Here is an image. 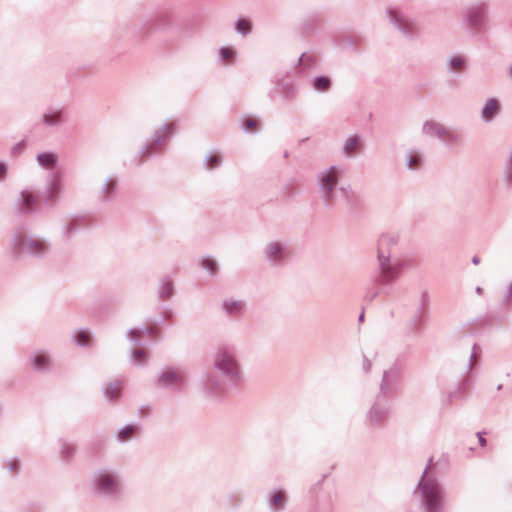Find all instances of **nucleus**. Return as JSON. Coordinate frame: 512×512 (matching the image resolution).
Here are the masks:
<instances>
[{
    "label": "nucleus",
    "mask_w": 512,
    "mask_h": 512,
    "mask_svg": "<svg viewBox=\"0 0 512 512\" xmlns=\"http://www.w3.org/2000/svg\"><path fill=\"white\" fill-rule=\"evenodd\" d=\"M429 465L424 469L414 494L419 497L422 512H446L447 496L438 479L428 475Z\"/></svg>",
    "instance_id": "1"
},
{
    "label": "nucleus",
    "mask_w": 512,
    "mask_h": 512,
    "mask_svg": "<svg viewBox=\"0 0 512 512\" xmlns=\"http://www.w3.org/2000/svg\"><path fill=\"white\" fill-rule=\"evenodd\" d=\"M487 9L484 4H475L466 8L462 15V26L471 34L478 33L485 27Z\"/></svg>",
    "instance_id": "2"
},
{
    "label": "nucleus",
    "mask_w": 512,
    "mask_h": 512,
    "mask_svg": "<svg viewBox=\"0 0 512 512\" xmlns=\"http://www.w3.org/2000/svg\"><path fill=\"white\" fill-rule=\"evenodd\" d=\"M386 17L389 22L405 36H412L417 30L416 21L399 9H387Z\"/></svg>",
    "instance_id": "3"
},
{
    "label": "nucleus",
    "mask_w": 512,
    "mask_h": 512,
    "mask_svg": "<svg viewBox=\"0 0 512 512\" xmlns=\"http://www.w3.org/2000/svg\"><path fill=\"white\" fill-rule=\"evenodd\" d=\"M343 176V169L340 166H331L325 174H322V200L332 202L337 193L339 179Z\"/></svg>",
    "instance_id": "4"
},
{
    "label": "nucleus",
    "mask_w": 512,
    "mask_h": 512,
    "mask_svg": "<svg viewBox=\"0 0 512 512\" xmlns=\"http://www.w3.org/2000/svg\"><path fill=\"white\" fill-rule=\"evenodd\" d=\"M380 270L379 283L381 285L390 284L395 281L402 270L403 264L399 259L394 258H377Z\"/></svg>",
    "instance_id": "5"
},
{
    "label": "nucleus",
    "mask_w": 512,
    "mask_h": 512,
    "mask_svg": "<svg viewBox=\"0 0 512 512\" xmlns=\"http://www.w3.org/2000/svg\"><path fill=\"white\" fill-rule=\"evenodd\" d=\"M389 413L388 405L377 399L367 411L365 423L371 428L380 427L388 420Z\"/></svg>",
    "instance_id": "6"
},
{
    "label": "nucleus",
    "mask_w": 512,
    "mask_h": 512,
    "mask_svg": "<svg viewBox=\"0 0 512 512\" xmlns=\"http://www.w3.org/2000/svg\"><path fill=\"white\" fill-rule=\"evenodd\" d=\"M400 377V370L395 366L384 371L382 381L380 384L381 396L388 398L395 394L399 388Z\"/></svg>",
    "instance_id": "7"
},
{
    "label": "nucleus",
    "mask_w": 512,
    "mask_h": 512,
    "mask_svg": "<svg viewBox=\"0 0 512 512\" xmlns=\"http://www.w3.org/2000/svg\"><path fill=\"white\" fill-rule=\"evenodd\" d=\"M400 236L396 233L383 234L378 241L377 258H393Z\"/></svg>",
    "instance_id": "8"
},
{
    "label": "nucleus",
    "mask_w": 512,
    "mask_h": 512,
    "mask_svg": "<svg viewBox=\"0 0 512 512\" xmlns=\"http://www.w3.org/2000/svg\"><path fill=\"white\" fill-rule=\"evenodd\" d=\"M363 148V138L360 135H349L343 142L341 153L345 158L357 156Z\"/></svg>",
    "instance_id": "9"
},
{
    "label": "nucleus",
    "mask_w": 512,
    "mask_h": 512,
    "mask_svg": "<svg viewBox=\"0 0 512 512\" xmlns=\"http://www.w3.org/2000/svg\"><path fill=\"white\" fill-rule=\"evenodd\" d=\"M501 105L497 98L486 99L481 109V119L485 123L492 122L500 113Z\"/></svg>",
    "instance_id": "10"
},
{
    "label": "nucleus",
    "mask_w": 512,
    "mask_h": 512,
    "mask_svg": "<svg viewBox=\"0 0 512 512\" xmlns=\"http://www.w3.org/2000/svg\"><path fill=\"white\" fill-rule=\"evenodd\" d=\"M422 132L425 136L444 141L447 129L434 120H427L422 125Z\"/></svg>",
    "instance_id": "11"
},
{
    "label": "nucleus",
    "mask_w": 512,
    "mask_h": 512,
    "mask_svg": "<svg viewBox=\"0 0 512 512\" xmlns=\"http://www.w3.org/2000/svg\"><path fill=\"white\" fill-rule=\"evenodd\" d=\"M468 66V58L462 54H454L447 58L446 68L450 73H460Z\"/></svg>",
    "instance_id": "12"
},
{
    "label": "nucleus",
    "mask_w": 512,
    "mask_h": 512,
    "mask_svg": "<svg viewBox=\"0 0 512 512\" xmlns=\"http://www.w3.org/2000/svg\"><path fill=\"white\" fill-rule=\"evenodd\" d=\"M406 167L415 171L421 168L424 162L423 155L418 150H409L405 154Z\"/></svg>",
    "instance_id": "13"
},
{
    "label": "nucleus",
    "mask_w": 512,
    "mask_h": 512,
    "mask_svg": "<svg viewBox=\"0 0 512 512\" xmlns=\"http://www.w3.org/2000/svg\"><path fill=\"white\" fill-rule=\"evenodd\" d=\"M98 487L105 492H112L117 487V481L112 474L102 473L98 478Z\"/></svg>",
    "instance_id": "14"
},
{
    "label": "nucleus",
    "mask_w": 512,
    "mask_h": 512,
    "mask_svg": "<svg viewBox=\"0 0 512 512\" xmlns=\"http://www.w3.org/2000/svg\"><path fill=\"white\" fill-rule=\"evenodd\" d=\"M217 366L228 373L233 374L236 369V365L232 357L226 353H221L217 358Z\"/></svg>",
    "instance_id": "15"
},
{
    "label": "nucleus",
    "mask_w": 512,
    "mask_h": 512,
    "mask_svg": "<svg viewBox=\"0 0 512 512\" xmlns=\"http://www.w3.org/2000/svg\"><path fill=\"white\" fill-rule=\"evenodd\" d=\"M182 379L183 375L180 372L175 370H167L161 375L159 382L162 385H171L181 382Z\"/></svg>",
    "instance_id": "16"
},
{
    "label": "nucleus",
    "mask_w": 512,
    "mask_h": 512,
    "mask_svg": "<svg viewBox=\"0 0 512 512\" xmlns=\"http://www.w3.org/2000/svg\"><path fill=\"white\" fill-rule=\"evenodd\" d=\"M286 495L283 491H277L271 498V505L274 509H281L286 503Z\"/></svg>",
    "instance_id": "17"
},
{
    "label": "nucleus",
    "mask_w": 512,
    "mask_h": 512,
    "mask_svg": "<svg viewBox=\"0 0 512 512\" xmlns=\"http://www.w3.org/2000/svg\"><path fill=\"white\" fill-rule=\"evenodd\" d=\"M122 391V385L119 381L110 383L106 389V394L111 399H117Z\"/></svg>",
    "instance_id": "18"
},
{
    "label": "nucleus",
    "mask_w": 512,
    "mask_h": 512,
    "mask_svg": "<svg viewBox=\"0 0 512 512\" xmlns=\"http://www.w3.org/2000/svg\"><path fill=\"white\" fill-rule=\"evenodd\" d=\"M40 165L46 168H51L56 163V156L51 153H43L38 156Z\"/></svg>",
    "instance_id": "19"
},
{
    "label": "nucleus",
    "mask_w": 512,
    "mask_h": 512,
    "mask_svg": "<svg viewBox=\"0 0 512 512\" xmlns=\"http://www.w3.org/2000/svg\"><path fill=\"white\" fill-rule=\"evenodd\" d=\"M26 249L31 253H38L44 251L46 245L43 241L33 240L26 245Z\"/></svg>",
    "instance_id": "20"
},
{
    "label": "nucleus",
    "mask_w": 512,
    "mask_h": 512,
    "mask_svg": "<svg viewBox=\"0 0 512 512\" xmlns=\"http://www.w3.org/2000/svg\"><path fill=\"white\" fill-rule=\"evenodd\" d=\"M22 200H23L22 205L25 210L31 209L36 202L35 196L31 192H28V191H24L22 193Z\"/></svg>",
    "instance_id": "21"
},
{
    "label": "nucleus",
    "mask_w": 512,
    "mask_h": 512,
    "mask_svg": "<svg viewBox=\"0 0 512 512\" xmlns=\"http://www.w3.org/2000/svg\"><path fill=\"white\" fill-rule=\"evenodd\" d=\"M479 346L477 344H474L472 347V352L468 360V366L467 369L471 371L473 367L477 364V355L479 353Z\"/></svg>",
    "instance_id": "22"
},
{
    "label": "nucleus",
    "mask_w": 512,
    "mask_h": 512,
    "mask_svg": "<svg viewBox=\"0 0 512 512\" xmlns=\"http://www.w3.org/2000/svg\"><path fill=\"white\" fill-rule=\"evenodd\" d=\"M236 29L242 34H248L251 31V23L246 19H241L237 22Z\"/></svg>",
    "instance_id": "23"
},
{
    "label": "nucleus",
    "mask_w": 512,
    "mask_h": 512,
    "mask_svg": "<svg viewBox=\"0 0 512 512\" xmlns=\"http://www.w3.org/2000/svg\"><path fill=\"white\" fill-rule=\"evenodd\" d=\"M134 432L135 428L133 426H127L119 432L118 437L121 441H126L133 436Z\"/></svg>",
    "instance_id": "24"
},
{
    "label": "nucleus",
    "mask_w": 512,
    "mask_h": 512,
    "mask_svg": "<svg viewBox=\"0 0 512 512\" xmlns=\"http://www.w3.org/2000/svg\"><path fill=\"white\" fill-rule=\"evenodd\" d=\"M49 363V359L44 354H37L34 358V365L37 368H44Z\"/></svg>",
    "instance_id": "25"
},
{
    "label": "nucleus",
    "mask_w": 512,
    "mask_h": 512,
    "mask_svg": "<svg viewBox=\"0 0 512 512\" xmlns=\"http://www.w3.org/2000/svg\"><path fill=\"white\" fill-rule=\"evenodd\" d=\"M202 266L208 270L211 274H214L216 273L217 271V264L214 260L212 259H205L203 260L202 262Z\"/></svg>",
    "instance_id": "26"
},
{
    "label": "nucleus",
    "mask_w": 512,
    "mask_h": 512,
    "mask_svg": "<svg viewBox=\"0 0 512 512\" xmlns=\"http://www.w3.org/2000/svg\"><path fill=\"white\" fill-rule=\"evenodd\" d=\"M257 126H258V122L256 119L254 118H247L245 121H244V128L247 130V131H250V132H253L257 129Z\"/></svg>",
    "instance_id": "27"
},
{
    "label": "nucleus",
    "mask_w": 512,
    "mask_h": 512,
    "mask_svg": "<svg viewBox=\"0 0 512 512\" xmlns=\"http://www.w3.org/2000/svg\"><path fill=\"white\" fill-rule=\"evenodd\" d=\"M447 142V144H457L460 142V136L457 135L456 133H453V132H448L447 131V134L445 135V140Z\"/></svg>",
    "instance_id": "28"
},
{
    "label": "nucleus",
    "mask_w": 512,
    "mask_h": 512,
    "mask_svg": "<svg viewBox=\"0 0 512 512\" xmlns=\"http://www.w3.org/2000/svg\"><path fill=\"white\" fill-rule=\"evenodd\" d=\"M89 339H90V336L87 332H79L77 335H76V340L79 344H87L89 342Z\"/></svg>",
    "instance_id": "29"
},
{
    "label": "nucleus",
    "mask_w": 512,
    "mask_h": 512,
    "mask_svg": "<svg viewBox=\"0 0 512 512\" xmlns=\"http://www.w3.org/2000/svg\"><path fill=\"white\" fill-rule=\"evenodd\" d=\"M221 56H222V58L224 60L229 62V61H231L233 59L234 52L230 48H222L221 49Z\"/></svg>",
    "instance_id": "30"
},
{
    "label": "nucleus",
    "mask_w": 512,
    "mask_h": 512,
    "mask_svg": "<svg viewBox=\"0 0 512 512\" xmlns=\"http://www.w3.org/2000/svg\"><path fill=\"white\" fill-rule=\"evenodd\" d=\"M372 364L371 361L367 358L366 355H363L362 358V370L364 373H369L371 370Z\"/></svg>",
    "instance_id": "31"
},
{
    "label": "nucleus",
    "mask_w": 512,
    "mask_h": 512,
    "mask_svg": "<svg viewBox=\"0 0 512 512\" xmlns=\"http://www.w3.org/2000/svg\"><path fill=\"white\" fill-rule=\"evenodd\" d=\"M283 248L280 244L275 243L270 246V253L273 257H276L278 254L282 253Z\"/></svg>",
    "instance_id": "32"
},
{
    "label": "nucleus",
    "mask_w": 512,
    "mask_h": 512,
    "mask_svg": "<svg viewBox=\"0 0 512 512\" xmlns=\"http://www.w3.org/2000/svg\"><path fill=\"white\" fill-rule=\"evenodd\" d=\"M220 162V159L217 155H212L208 158V167L210 169L215 168Z\"/></svg>",
    "instance_id": "33"
},
{
    "label": "nucleus",
    "mask_w": 512,
    "mask_h": 512,
    "mask_svg": "<svg viewBox=\"0 0 512 512\" xmlns=\"http://www.w3.org/2000/svg\"><path fill=\"white\" fill-rule=\"evenodd\" d=\"M60 192V186L58 183L54 182L51 186L50 197L55 198Z\"/></svg>",
    "instance_id": "34"
},
{
    "label": "nucleus",
    "mask_w": 512,
    "mask_h": 512,
    "mask_svg": "<svg viewBox=\"0 0 512 512\" xmlns=\"http://www.w3.org/2000/svg\"><path fill=\"white\" fill-rule=\"evenodd\" d=\"M241 304L240 303H230V304H226V309L229 311V312H233V311H236V310H240L241 309Z\"/></svg>",
    "instance_id": "35"
},
{
    "label": "nucleus",
    "mask_w": 512,
    "mask_h": 512,
    "mask_svg": "<svg viewBox=\"0 0 512 512\" xmlns=\"http://www.w3.org/2000/svg\"><path fill=\"white\" fill-rule=\"evenodd\" d=\"M331 85V81L328 77L322 76V91L327 90Z\"/></svg>",
    "instance_id": "36"
},
{
    "label": "nucleus",
    "mask_w": 512,
    "mask_h": 512,
    "mask_svg": "<svg viewBox=\"0 0 512 512\" xmlns=\"http://www.w3.org/2000/svg\"><path fill=\"white\" fill-rule=\"evenodd\" d=\"M477 436H478V440H479V444L484 447L487 443L486 439L483 437V433L481 432H478L477 433Z\"/></svg>",
    "instance_id": "37"
},
{
    "label": "nucleus",
    "mask_w": 512,
    "mask_h": 512,
    "mask_svg": "<svg viewBox=\"0 0 512 512\" xmlns=\"http://www.w3.org/2000/svg\"><path fill=\"white\" fill-rule=\"evenodd\" d=\"M505 298L508 300L510 298H512V282L509 284V286L507 287V290H506V293H505Z\"/></svg>",
    "instance_id": "38"
},
{
    "label": "nucleus",
    "mask_w": 512,
    "mask_h": 512,
    "mask_svg": "<svg viewBox=\"0 0 512 512\" xmlns=\"http://www.w3.org/2000/svg\"><path fill=\"white\" fill-rule=\"evenodd\" d=\"M423 319H424V313H423V312H419V313L415 316V318H414V320H415V321H418V322H421Z\"/></svg>",
    "instance_id": "39"
},
{
    "label": "nucleus",
    "mask_w": 512,
    "mask_h": 512,
    "mask_svg": "<svg viewBox=\"0 0 512 512\" xmlns=\"http://www.w3.org/2000/svg\"><path fill=\"white\" fill-rule=\"evenodd\" d=\"M6 167L4 164L0 163V178H2L5 175Z\"/></svg>",
    "instance_id": "40"
},
{
    "label": "nucleus",
    "mask_w": 512,
    "mask_h": 512,
    "mask_svg": "<svg viewBox=\"0 0 512 512\" xmlns=\"http://www.w3.org/2000/svg\"><path fill=\"white\" fill-rule=\"evenodd\" d=\"M506 71H507L508 77L512 79V62L508 65Z\"/></svg>",
    "instance_id": "41"
},
{
    "label": "nucleus",
    "mask_w": 512,
    "mask_h": 512,
    "mask_svg": "<svg viewBox=\"0 0 512 512\" xmlns=\"http://www.w3.org/2000/svg\"><path fill=\"white\" fill-rule=\"evenodd\" d=\"M115 185H116V183H115L114 181H111V182H109V183L107 184V186H108V189H109V190H113V189H114V187H115Z\"/></svg>",
    "instance_id": "42"
},
{
    "label": "nucleus",
    "mask_w": 512,
    "mask_h": 512,
    "mask_svg": "<svg viewBox=\"0 0 512 512\" xmlns=\"http://www.w3.org/2000/svg\"><path fill=\"white\" fill-rule=\"evenodd\" d=\"M314 85L317 89H320V78H316L314 81Z\"/></svg>",
    "instance_id": "43"
},
{
    "label": "nucleus",
    "mask_w": 512,
    "mask_h": 512,
    "mask_svg": "<svg viewBox=\"0 0 512 512\" xmlns=\"http://www.w3.org/2000/svg\"><path fill=\"white\" fill-rule=\"evenodd\" d=\"M479 262H480V259H479V257H478V256H474V257L472 258V263H473V264L477 265Z\"/></svg>",
    "instance_id": "44"
},
{
    "label": "nucleus",
    "mask_w": 512,
    "mask_h": 512,
    "mask_svg": "<svg viewBox=\"0 0 512 512\" xmlns=\"http://www.w3.org/2000/svg\"><path fill=\"white\" fill-rule=\"evenodd\" d=\"M427 299H428V294H427L426 292H424V293L422 294V300H423V301H426Z\"/></svg>",
    "instance_id": "45"
},
{
    "label": "nucleus",
    "mask_w": 512,
    "mask_h": 512,
    "mask_svg": "<svg viewBox=\"0 0 512 512\" xmlns=\"http://www.w3.org/2000/svg\"><path fill=\"white\" fill-rule=\"evenodd\" d=\"M44 119H45L46 123H52L53 122L52 120H50V117L47 116V115L44 117Z\"/></svg>",
    "instance_id": "46"
},
{
    "label": "nucleus",
    "mask_w": 512,
    "mask_h": 512,
    "mask_svg": "<svg viewBox=\"0 0 512 512\" xmlns=\"http://www.w3.org/2000/svg\"><path fill=\"white\" fill-rule=\"evenodd\" d=\"M134 356H135V357H140V356H142V352H141V351H136V352L134 353Z\"/></svg>",
    "instance_id": "47"
},
{
    "label": "nucleus",
    "mask_w": 512,
    "mask_h": 512,
    "mask_svg": "<svg viewBox=\"0 0 512 512\" xmlns=\"http://www.w3.org/2000/svg\"><path fill=\"white\" fill-rule=\"evenodd\" d=\"M502 387H503V386H502V384H499V385L497 386V390H498V391H499V390H501V389H502Z\"/></svg>",
    "instance_id": "48"
},
{
    "label": "nucleus",
    "mask_w": 512,
    "mask_h": 512,
    "mask_svg": "<svg viewBox=\"0 0 512 512\" xmlns=\"http://www.w3.org/2000/svg\"><path fill=\"white\" fill-rule=\"evenodd\" d=\"M476 291L479 293L481 291V288L477 287Z\"/></svg>",
    "instance_id": "49"
},
{
    "label": "nucleus",
    "mask_w": 512,
    "mask_h": 512,
    "mask_svg": "<svg viewBox=\"0 0 512 512\" xmlns=\"http://www.w3.org/2000/svg\"><path fill=\"white\" fill-rule=\"evenodd\" d=\"M363 317H364V315H363V314H361V315H360V317H359V319H360V320H362V319H363Z\"/></svg>",
    "instance_id": "50"
}]
</instances>
